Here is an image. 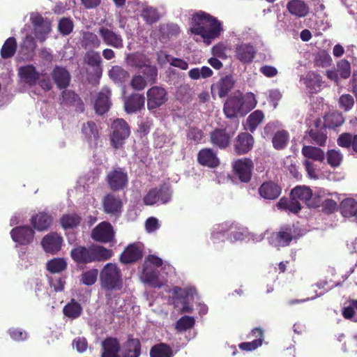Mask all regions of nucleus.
I'll use <instances>...</instances> for the list:
<instances>
[{
    "instance_id": "nucleus-4",
    "label": "nucleus",
    "mask_w": 357,
    "mask_h": 357,
    "mask_svg": "<svg viewBox=\"0 0 357 357\" xmlns=\"http://www.w3.org/2000/svg\"><path fill=\"white\" fill-rule=\"evenodd\" d=\"M238 121H236L234 126L227 125L225 128H215L209 134L210 142L220 149H227L238 130Z\"/></svg>"
},
{
    "instance_id": "nucleus-15",
    "label": "nucleus",
    "mask_w": 357,
    "mask_h": 357,
    "mask_svg": "<svg viewBox=\"0 0 357 357\" xmlns=\"http://www.w3.org/2000/svg\"><path fill=\"white\" fill-rule=\"evenodd\" d=\"M34 231L28 225L15 227L10 231L13 241L21 245L30 244L34 238Z\"/></svg>"
},
{
    "instance_id": "nucleus-26",
    "label": "nucleus",
    "mask_w": 357,
    "mask_h": 357,
    "mask_svg": "<svg viewBox=\"0 0 357 357\" xmlns=\"http://www.w3.org/2000/svg\"><path fill=\"white\" fill-rule=\"evenodd\" d=\"M303 82L309 92L312 94L319 92L324 85L322 77L314 71H309L306 74L303 78Z\"/></svg>"
},
{
    "instance_id": "nucleus-20",
    "label": "nucleus",
    "mask_w": 357,
    "mask_h": 357,
    "mask_svg": "<svg viewBox=\"0 0 357 357\" xmlns=\"http://www.w3.org/2000/svg\"><path fill=\"white\" fill-rule=\"evenodd\" d=\"M18 75L22 82L30 86L36 85L40 77L36 67L31 64L21 66L18 70Z\"/></svg>"
},
{
    "instance_id": "nucleus-45",
    "label": "nucleus",
    "mask_w": 357,
    "mask_h": 357,
    "mask_svg": "<svg viewBox=\"0 0 357 357\" xmlns=\"http://www.w3.org/2000/svg\"><path fill=\"white\" fill-rule=\"evenodd\" d=\"M340 209L344 217L357 218V202L354 199L347 198L342 201Z\"/></svg>"
},
{
    "instance_id": "nucleus-8",
    "label": "nucleus",
    "mask_w": 357,
    "mask_h": 357,
    "mask_svg": "<svg viewBox=\"0 0 357 357\" xmlns=\"http://www.w3.org/2000/svg\"><path fill=\"white\" fill-rule=\"evenodd\" d=\"M232 168L235 175L241 182L250 181L254 169V163L250 158H242L236 160L232 163Z\"/></svg>"
},
{
    "instance_id": "nucleus-58",
    "label": "nucleus",
    "mask_w": 357,
    "mask_h": 357,
    "mask_svg": "<svg viewBox=\"0 0 357 357\" xmlns=\"http://www.w3.org/2000/svg\"><path fill=\"white\" fill-rule=\"evenodd\" d=\"M98 271L97 268H92L83 272L80 276V282L86 286H91L97 281Z\"/></svg>"
},
{
    "instance_id": "nucleus-32",
    "label": "nucleus",
    "mask_w": 357,
    "mask_h": 357,
    "mask_svg": "<svg viewBox=\"0 0 357 357\" xmlns=\"http://www.w3.org/2000/svg\"><path fill=\"white\" fill-rule=\"evenodd\" d=\"M142 345L139 339L128 337L123 345L121 357H139Z\"/></svg>"
},
{
    "instance_id": "nucleus-17",
    "label": "nucleus",
    "mask_w": 357,
    "mask_h": 357,
    "mask_svg": "<svg viewBox=\"0 0 357 357\" xmlns=\"http://www.w3.org/2000/svg\"><path fill=\"white\" fill-rule=\"evenodd\" d=\"M171 199V194L167 188L161 186L160 188H151L144 196L143 201L146 205H153L160 201L162 204L167 203Z\"/></svg>"
},
{
    "instance_id": "nucleus-60",
    "label": "nucleus",
    "mask_w": 357,
    "mask_h": 357,
    "mask_svg": "<svg viewBox=\"0 0 357 357\" xmlns=\"http://www.w3.org/2000/svg\"><path fill=\"white\" fill-rule=\"evenodd\" d=\"M142 275L146 283L155 286L158 282V273L151 267L143 266Z\"/></svg>"
},
{
    "instance_id": "nucleus-5",
    "label": "nucleus",
    "mask_w": 357,
    "mask_h": 357,
    "mask_svg": "<svg viewBox=\"0 0 357 357\" xmlns=\"http://www.w3.org/2000/svg\"><path fill=\"white\" fill-rule=\"evenodd\" d=\"M111 144L112 146L118 149L124 144L125 141L130 135V128L128 123L123 119H116L111 125Z\"/></svg>"
},
{
    "instance_id": "nucleus-59",
    "label": "nucleus",
    "mask_w": 357,
    "mask_h": 357,
    "mask_svg": "<svg viewBox=\"0 0 357 357\" xmlns=\"http://www.w3.org/2000/svg\"><path fill=\"white\" fill-rule=\"evenodd\" d=\"M326 159L328 164L335 168L340 165L343 156L340 151L331 149L327 151Z\"/></svg>"
},
{
    "instance_id": "nucleus-23",
    "label": "nucleus",
    "mask_w": 357,
    "mask_h": 357,
    "mask_svg": "<svg viewBox=\"0 0 357 357\" xmlns=\"http://www.w3.org/2000/svg\"><path fill=\"white\" fill-rule=\"evenodd\" d=\"M197 162L202 166L215 168L220 165L217 154L211 148L202 149L197 154Z\"/></svg>"
},
{
    "instance_id": "nucleus-24",
    "label": "nucleus",
    "mask_w": 357,
    "mask_h": 357,
    "mask_svg": "<svg viewBox=\"0 0 357 357\" xmlns=\"http://www.w3.org/2000/svg\"><path fill=\"white\" fill-rule=\"evenodd\" d=\"M235 56L243 63H250L256 55V50L250 43L237 45L235 50Z\"/></svg>"
},
{
    "instance_id": "nucleus-10",
    "label": "nucleus",
    "mask_w": 357,
    "mask_h": 357,
    "mask_svg": "<svg viewBox=\"0 0 357 357\" xmlns=\"http://www.w3.org/2000/svg\"><path fill=\"white\" fill-rule=\"evenodd\" d=\"M147 108L151 111L163 105L168 100L167 92L165 89L154 86L146 91Z\"/></svg>"
},
{
    "instance_id": "nucleus-11",
    "label": "nucleus",
    "mask_w": 357,
    "mask_h": 357,
    "mask_svg": "<svg viewBox=\"0 0 357 357\" xmlns=\"http://www.w3.org/2000/svg\"><path fill=\"white\" fill-rule=\"evenodd\" d=\"M91 237L96 242L107 243L114 238V231L108 222H102L96 225L91 231Z\"/></svg>"
},
{
    "instance_id": "nucleus-42",
    "label": "nucleus",
    "mask_w": 357,
    "mask_h": 357,
    "mask_svg": "<svg viewBox=\"0 0 357 357\" xmlns=\"http://www.w3.org/2000/svg\"><path fill=\"white\" fill-rule=\"evenodd\" d=\"M277 206L279 209L288 211L295 214L298 213L302 208L301 203L291 197L290 199L286 197L281 198L278 202Z\"/></svg>"
},
{
    "instance_id": "nucleus-37",
    "label": "nucleus",
    "mask_w": 357,
    "mask_h": 357,
    "mask_svg": "<svg viewBox=\"0 0 357 357\" xmlns=\"http://www.w3.org/2000/svg\"><path fill=\"white\" fill-rule=\"evenodd\" d=\"M251 336H255V340L251 342H244L239 344L238 347L241 350L250 351L256 349L262 344L264 340V331L260 328H255L252 331Z\"/></svg>"
},
{
    "instance_id": "nucleus-19",
    "label": "nucleus",
    "mask_w": 357,
    "mask_h": 357,
    "mask_svg": "<svg viewBox=\"0 0 357 357\" xmlns=\"http://www.w3.org/2000/svg\"><path fill=\"white\" fill-rule=\"evenodd\" d=\"M258 192L260 197L265 199L274 200L281 195L282 188L273 181H264L259 186Z\"/></svg>"
},
{
    "instance_id": "nucleus-30",
    "label": "nucleus",
    "mask_w": 357,
    "mask_h": 357,
    "mask_svg": "<svg viewBox=\"0 0 357 357\" xmlns=\"http://www.w3.org/2000/svg\"><path fill=\"white\" fill-rule=\"evenodd\" d=\"M145 97L143 94L132 93L124 102L125 110L128 114L135 113L144 107Z\"/></svg>"
},
{
    "instance_id": "nucleus-52",
    "label": "nucleus",
    "mask_w": 357,
    "mask_h": 357,
    "mask_svg": "<svg viewBox=\"0 0 357 357\" xmlns=\"http://www.w3.org/2000/svg\"><path fill=\"white\" fill-rule=\"evenodd\" d=\"M172 347L165 343H159L153 346L150 350V357H172Z\"/></svg>"
},
{
    "instance_id": "nucleus-27",
    "label": "nucleus",
    "mask_w": 357,
    "mask_h": 357,
    "mask_svg": "<svg viewBox=\"0 0 357 357\" xmlns=\"http://www.w3.org/2000/svg\"><path fill=\"white\" fill-rule=\"evenodd\" d=\"M101 347L100 357H121L119 356L121 345L117 338L112 337L105 338L102 342Z\"/></svg>"
},
{
    "instance_id": "nucleus-53",
    "label": "nucleus",
    "mask_w": 357,
    "mask_h": 357,
    "mask_svg": "<svg viewBox=\"0 0 357 357\" xmlns=\"http://www.w3.org/2000/svg\"><path fill=\"white\" fill-rule=\"evenodd\" d=\"M109 77L115 82H124L130 76L129 73L123 68L115 66H112L109 71Z\"/></svg>"
},
{
    "instance_id": "nucleus-43",
    "label": "nucleus",
    "mask_w": 357,
    "mask_h": 357,
    "mask_svg": "<svg viewBox=\"0 0 357 357\" xmlns=\"http://www.w3.org/2000/svg\"><path fill=\"white\" fill-rule=\"evenodd\" d=\"M337 144L343 148L351 147L354 152L357 153V134L352 135L349 132H344L340 135L337 139Z\"/></svg>"
},
{
    "instance_id": "nucleus-18",
    "label": "nucleus",
    "mask_w": 357,
    "mask_h": 357,
    "mask_svg": "<svg viewBox=\"0 0 357 357\" xmlns=\"http://www.w3.org/2000/svg\"><path fill=\"white\" fill-rule=\"evenodd\" d=\"M98 34L107 45L116 49H121L123 47L122 36L112 30L102 26L99 28Z\"/></svg>"
},
{
    "instance_id": "nucleus-12",
    "label": "nucleus",
    "mask_w": 357,
    "mask_h": 357,
    "mask_svg": "<svg viewBox=\"0 0 357 357\" xmlns=\"http://www.w3.org/2000/svg\"><path fill=\"white\" fill-rule=\"evenodd\" d=\"M31 22L33 26L34 34L37 40L43 43L51 31V22L45 20L43 17L36 13L31 16Z\"/></svg>"
},
{
    "instance_id": "nucleus-61",
    "label": "nucleus",
    "mask_w": 357,
    "mask_h": 357,
    "mask_svg": "<svg viewBox=\"0 0 357 357\" xmlns=\"http://www.w3.org/2000/svg\"><path fill=\"white\" fill-rule=\"evenodd\" d=\"M160 54H163L164 58H165L164 61L169 62L171 66L178 68L181 70H187L188 69V63L185 61H184L181 59L172 57L171 55H169L165 52H161Z\"/></svg>"
},
{
    "instance_id": "nucleus-50",
    "label": "nucleus",
    "mask_w": 357,
    "mask_h": 357,
    "mask_svg": "<svg viewBox=\"0 0 357 357\" xmlns=\"http://www.w3.org/2000/svg\"><path fill=\"white\" fill-rule=\"evenodd\" d=\"M81 221V216L77 213L64 214L60 219L61 225L64 229L76 228L80 225Z\"/></svg>"
},
{
    "instance_id": "nucleus-44",
    "label": "nucleus",
    "mask_w": 357,
    "mask_h": 357,
    "mask_svg": "<svg viewBox=\"0 0 357 357\" xmlns=\"http://www.w3.org/2000/svg\"><path fill=\"white\" fill-rule=\"evenodd\" d=\"M140 16L146 24L150 26L158 22L160 19L158 9L149 6L142 8Z\"/></svg>"
},
{
    "instance_id": "nucleus-13",
    "label": "nucleus",
    "mask_w": 357,
    "mask_h": 357,
    "mask_svg": "<svg viewBox=\"0 0 357 357\" xmlns=\"http://www.w3.org/2000/svg\"><path fill=\"white\" fill-rule=\"evenodd\" d=\"M103 211L114 216H119L123 211V201L119 196L110 192L105 195L102 199Z\"/></svg>"
},
{
    "instance_id": "nucleus-47",
    "label": "nucleus",
    "mask_w": 357,
    "mask_h": 357,
    "mask_svg": "<svg viewBox=\"0 0 357 357\" xmlns=\"http://www.w3.org/2000/svg\"><path fill=\"white\" fill-rule=\"evenodd\" d=\"M17 44L15 38L9 37L1 47L0 54L2 59H8L13 57L17 50Z\"/></svg>"
},
{
    "instance_id": "nucleus-6",
    "label": "nucleus",
    "mask_w": 357,
    "mask_h": 357,
    "mask_svg": "<svg viewBox=\"0 0 357 357\" xmlns=\"http://www.w3.org/2000/svg\"><path fill=\"white\" fill-rule=\"evenodd\" d=\"M105 181L109 189L113 192L123 190L128 185V173L121 167H114L107 174Z\"/></svg>"
},
{
    "instance_id": "nucleus-33",
    "label": "nucleus",
    "mask_w": 357,
    "mask_h": 357,
    "mask_svg": "<svg viewBox=\"0 0 357 357\" xmlns=\"http://www.w3.org/2000/svg\"><path fill=\"white\" fill-rule=\"evenodd\" d=\"M84 61L86 64L93 69L95 74L98 77H100L102 75V60L99 52H96L94 50L87 51L84 54Z\"/></svg>"
},
{
    "instance_id": "nucleus-48",
    "label": "nucleus",
    "mask_w": 357,
    "mask_h": 357,
    "mask_svg": "<svg viewBox=\"0 0 357 357\" xmlns=\"http://www.w3.org/2000/svg\"><path fill=\"white\" fill-rule=\"evenodd\" d=\"M126 62L130 66L140 70L150 63V59L143 54L132 53L126 56Z\"/></svg>"
},
{
    "instance_id": "nucleus-28",
    "label": "nucleus",
    "mask_w": 357,
    "mask_h": 357,
    "mask_svg": "<svg viewBox=\"0 0 357 357\" xmlns=\"http://www.w3.org/2000/svg\"><path fill=\"white\" fill-rule=\"evenodd\" d=\"M110 96L111 91L107 87L99 92L94 105L97 114L102 115L108 112L111 106Z\"/></svg>"
},
{
    "instance_id": "nucleus-29",
    "label": "nucleus",
    "mask_w": 357,
    "mask_h": 357,
    "mask_svg": "<svg viewBox=\"0 0 357 357\" xmlns=\"http://www.w3.org/2000/svg\"><path fill=\"white\" fill-rule=\"evenodd\" d=\"M287 10L293 16L302 18L310 13V7L303 0H289L287 3Z\"/></svg>"
},
{
    "instance_id": "nucleus-21",
    "label": "nucleus",
    "mask_w": 357,
    "mask_h": 357,
    "mask_svg": "<svg viewBox=\"0 0 357 357\" xmlns=\"http://www.w3.org/2000/svg\"><path fill=\"white\" fill-rule=\"evenodd\" d=\"M223 112L228 119H234L239 113L244 114L241 96H234L229 97L224 104Z\"/></svg>"
},
{
    "instance_id": "nucleus-16",
    "label": "nucleus",
    "mask_w": 357,
    "mask_h": 357,
    "mask_svg": "<svg viewBox=\"0 0 357 357\" xmlns=\"http://www.w3.org/2000/svg\"><path fill=\"white\" fill-rule=\"evenodd\" d=\"M63 242V238L60 234L50 232L42 238L41 245L45 252L56 255L61 250Z\"/></svg>"
},
{
    "instance_id": "nucleus-14",
    "label": "nucleus",
    "mask_w": 357,
    "mask_h": 357,
    "mask_svg": "<svg viewBox=\"0 0 357 357\" xmlns=\"http://www.w3.org/2000/svg\"><path fill=\"white\" fill-rule=\"evenodd\" d=\"M255 139L248 132L238 133L234 141V150L236 155H245L249 153L253 148Z\"/></svg>"
},
{
    "instance_id": "nucleus-56",
    "label": "nucleus",
    "mask_w": 357,
    "mask_h": 357,
    "mask_svg": "<svg viewBox=\"0 0 357 357\" xmlns=\"http://www.w3.org/2000/svg\"><path fill=\"white\" fill-rule=\"evenodd\" d=\"M243 114H247L252 110L257 105V101L256 97L252 93H247L243 96L240 95Z\"/></svg>"
},
{
    "instance_id": "nucleus-3",
    "label": "nucleus",
    "mask_w": 357,
    "mask_h": 357,
    "mask_svg": "<svg viewBox=\"0 0 357 357\" xmlns=\"http://www.w3.org/2000/svg\"><path fill=\"white\" fill-rule=\"evenodd\" d=\"M121 268L114 263H107L100 272V285L105 292L121 291L123 287Z\"/></svg>"
},
{
    "instance_id": "nucleus-40",
    "label": "nucleus",
    "mask_w": 357,
    "mask_h": 357,
    "mask_svg": "<svg viewBox=\"0 0 357 357\" xmlns=\"http://www.w3.org/2000/svg\"><path fill=\"white\" fill-rule=\"evenodd\" d=\"M37 47L35 38L28 34L22 40L20 45V53L26 56L31 57L34 54Z\"/></svg>"
},
{
    "instance_id": "nucleus-38",
    "label": "nucleus",
    "mask_w": 357,
    "mask_h": 357,
    "mask_svg": "<svg viewBox=\"0 0 357 357\" xmlns=\"http://www.w3.org/2000/svg\"><path fill=\"white\" fill-rule=\"evenodd\" d=\"M101 40L98 36L90 31H85L82 34L81 45L87 51H91L100 47Z\"/></svg>"
},
{
    "instance_id": "nucleus-39",
    "label": "nucleus",
    "mask_w": 357,
    "mask_h": 357,
    "mask_svg": "<svg viewBox=\"0 0 357 357\" xmlns=\"http://www.w3.org/2000/svg\"><path fill=\"white\" fill-rule=\"evenodd\" d=\"M82 132L89 142H93L96 145L97 144L100 135L98 126L95 122L91 121L84 123Z\"/></svg>"
},
{
    "instance_id": "nucleus-31",
    "label": "nucleus",
    "mask_w": 357,
    "mask_h": 357,
    "mask_svg": "<svg viewBox=\"0 0 357 357\" xmlns=\"http://www.w3.org/2000/svg\"><path fill=\"white\" fill-rule=\"evenodd\" d=\"M52 215L46 212H39L33 215L30 220L33 227L39 231L47 230L52 225Z\"/></svg>"
},
{
    "instance_id": "nucleus-41",
    "label": "nucleus",
    "mask_w": 357,
    "mask_h": 357,
    "mask_svg": "<svg viewBox=\"0 0 357 357\" xmlns=\"http://www.w3.org/2000/svg\"><path fill=\"white\" fill-rule=\"evenodd\" d=\"M264 119V112L261 110L257 109L252 112L246 119L245 124L244 125L245 129L254 132L257 128L263 122Z\"/></svg>"
},
{
    "instance_id": "nucleus-35",
    "label": "nucleus",
    "mask_w": 357,
    "mask_h": 357,
    "mask_svg": "<svg viewBox=\"0 0 357 357\" xmlns=\"http://www.w3.org/2000/svg\"><path fill=\"white\" fill-rule=\"evenodd\" d=\"M52 77L59 89L67 88L70 82V75L63 67L56 66L52 73Z\"/></svg>"
},
{
    "instance_id": "nucleus-7",
    "label": "nucleus",
    "mask_w": 357,
    "mask_h": 357,
    "mask_svg": "<svg viewBox=\"0 0 357 357\" xmlns=\"http://www.w3.org/2000/svg\"><path fill=\"white\" fill-rule=\"evenodd\" d=\"M296 238V234L294 226L284 225L278 231L271 233L269 243L274 247L284 248L289 246Z\"/></svg>"
},
{
    "instance_id": "nucleus-36",
    "label": "nucleus",
    "mask_w": 357,
    "mask_h": 357,
    "mask_svg": "<svg viewBox=\"0 0 357 357\" xmlns=\"http://www.w3.org/2000/svg\"><path fill=\"white\" fill-rule=\"evenodd\" d=\"M234 82L231 76L226 75L211 86V91H217L220 98L225 97L234 87Z\"/></svg>"
},
{
    "instance_id": "nucleus-25",
    "label": "nucleus",
    "mask_w": 357,
    "mask_h": 357,
    "mask_svg": "<svg viewBox=\"0 0 357 357\" xmlns=\"http://www.w3.org/2000/svg\"><path fill=\"white\" fill-rule=\"evenodd\" d=\"M60 104L65 106H74L80 112L84 110V105L79 96L71 90H64L61 92Z\"/></svg>"
},
{
    "instance_id": "nucleus-2",
    "label": "nucleus",
    "mask_w": 357,
    "mask_h": 357,
    "mask_svg": "<svg viewBox=\"0 0 357 357\" xmlns=\"http://www.w3.org/2000/svg\"><path fill=\"white\" fill-rule=\"evenodd\" d=\"M112 255V250L99 245H91L88 247L77 245L70 251L71 258L78 264L105 261L109 259Z\"/></svg>"
},
{
    "instance_id": "nucleus-9",
    "label": "nucleus",
    "mask_w": 357,
    "mask_h": 357,
    "mask_svg": "<svg viewBox=\"0 0 357 357\" xmlns=\"http://www.w3.org/2000/svg\"><path fill=\"white\" fill-rule=\"evenodd\" d=\"M291 197H294L299 202H302L309 208L319 206V198L313 197L312 190L305 185H298L294 188L290 192Z\"/></svg>"
},
{
    "instance_id": "nucleus-55",
    "label": "nucleus",
    "mask_w": 357,
    "mask_h": 357,
    "mask_svg": "<svg viewBox=\"0 0 357 357\" xmlns=\"http://www.w3.org/2000/svg\"><path fill=\"white\" fill-rule=\"evenodd\" d=\"M67 263L63 258H54L47 263V270L52 273H58L65 271Z\"/></svg>"
},
{
    "instance_id": "nucleus-63",
    "label": "nucleus",
    "mask_w": 357,
    "mask_h": 357,
    "mask_svg": "<svg viewBox=\"0 0 357 357\" xmlns=\"http://www.w3.org/2000/svg\"><path fill=\"white\" fill-rule=\"evenodd\" d=\"M337 70L343 79H347L351 75V65L346 59L340 60L337 64Z\"/></svg>"
},
{
    "instance_id": "nucleus-64",
    "label": "nucleus",
    "mask_w": 357,
    "mask_h": 357,
    "mask_svg": "<svg viewBox=\"0 0 357 357\" xmlns=\"http://www.w3.org/2000/svg\"><path fill=\"white\" fill-rule=\"evenodd\" d=\"M10 338L16 342L24 341L28 338V333L20 328H10L8 331Z\"/></svg>"
},
{
    "instance_id": "nucleus-57",
    "label": "nucleus",
    "mask_w": 357,
    "mask_h": 357,
    "mask_svg": "<svg viewBox=\"0 0 357 357\" xmlns=\"http://www.w3.org/2000/svg\"><path fill=\"white\" fill-rule=\"evenodd\" d=\"M195 320L193 317L183 316L175 324V329L179 332L186 331L194 327Z\"/></svg>"
},
{
    "instance_id": "nucleus-51",
    "label": "nucleus",
    "mask_w": 357,
    "mask_h": 357,
    "mask_svg": "<svg viewBox=\"0 0 357 357\" xmlns=\"http://www.w3.org/2000/svg\"><path fill=\"white\" fill-rule=\"evenodd\" d=\"M289 140V134L287 130H278L272 138L273 146L276 150H282L287 146Z\"/></svg>"
},
{
    "instance_id": "nucleus-1",
    "label": "nucleus",
    "mask_w": 357,
    "mask_h": 357,
    "mask_svg": "<svg viewBox=\"0 0 357 357\" xmlns=\"http://www.w3.org/2000/svg\"><path fill=\"white\" fill-rule=\"evenodd\" d=\"M221 23L211 15L199 11L192 17L190 31L195 35L201 36L206 43L218 38L221 33Z\"/></svg>"
},
{
    "instance_id": "nucleus-62",
    "label": "nucleus",
    "mask_w": 357,
    "mask_h": 357,
    "mask_svg": "<svg viewBox=\"0 0 357 357\" xmlns=\"http://www.w3.org/2000/svg\"><path fill=\"white\" fill-rule=\"evenodd\" d=\"M332 59L331 56L325 51L319 52L314 59V65L317 67H327L331 63Z\"/></svg>"
},
{
    "instance_id": "nucleus-22",
    "label": "nucleus",
    "mask_w": 357,
    "mask_h": 357,
    "mask_svg": "<svg viewBox=\"0 0 357 357\" xmlns=\"http://www.w3.org/2000/svg\"><path fill=\"white\" fill-rule=\"evenodd\" d=\"M143 257V251L137 243L128 245L120 255V261L124 264L136 262Z\"/></svg>"
},
{
    "instance_id": "nucleus-34",
    "label": "nucleus",
    "mask_w": 357,
    "mask_h": 357,
    "mask_svg": "<svg viewBox=\"0 0 357 357\" xmlns=\"http://www.w3.org/2000/svg\"><path fill=\"white\" fill-rule=\"evenodd\" d=\"M307 133L313 143L321 146L325 145L327 139L326 130L324 126H320L319 120L315 121L314 127Z\"/></svg>"
},
{
    "instance_id": "nucleus-49",
    "label": "nucleus",
    "mask_w": 357,
    "mask_h": 357,
    "mask_svg": "<svg viewBox=\"0 0 357 357\" xmlns=\"http://www.w3.org/2000/svg\"><path fill=\"white\" fill-rule=\"evenodd\" d=\"M63 312L69 319H75L81 315L82 307L78 302L75 299H72L63 307Z\"/></svg>"
},
{
    "instance_id": "nucleus-54",
    "label": "nucleus",
    "mask_w": 357,
    "mask_h": 357,
    "mask_svg": "<svg viewBox=\"0 0 357 357\" xmlns=\"http://www.w3.org/2000/svg\"><path fill=\"white\" fill-rule=\"evenodd\" d=\"M139 70L143 75L142 77L148 82V83L152 84L156 82L158 77V68L155 66L151 65V62L147 63L146 66H144Z\"/></svg>"
},
{
    "instance_id": "nucleus-46",
    "label": "nucleus",
    "mask_w": 357,
    "mask_h": 357,
    "mask_svg": "<svg viewBox=\"0 0 357 357\" xmlns=\"http://www.w3.org/2000/svg\"><path fill=\"white\" fill-rule=\"evenodd\" d=\"M301 152L305 158L314 161L323 162L325 159L324 151L318 147L303 146Z\"/></svg>"
}]
</instances>
